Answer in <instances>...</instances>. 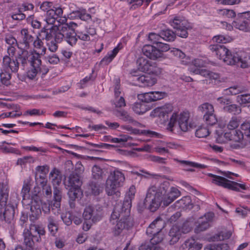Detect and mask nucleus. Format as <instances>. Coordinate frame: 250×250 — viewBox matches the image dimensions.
<instances>
[{"mask_svg": "<svg viewBox=\"0 0 250 250\" xmlns=\"http://www.w3.org/2000/svg\"><path fill=\"white\" fill-rule=\"evenodd\" d=\"M135 193H136V188L134 185H132L129 188L128 191L127 193V196L128 197L129 199L125 200L124 201L123 203L126 201H129L130 202V203L131 204V200L133 199H134Z\"/></svg>", "mask_w": 250, "mask_h": 250, "instance_id": "052dcab7", "label": "nucleus"}, {"mask_svg": "<svg viewBox=\"0 0 250 250\" xmlns=\"http://www.w3.org/2000/svg\"><path fill=\"white\" fill-rule=\"evenodd\" d=\"M161 37L163 39L167 41H173L175 38V35L173 31L167 29L161 32Z\"/></svg>", "mask_w": 250, "mask_h": 250, "instance_id": "de8ad7c7", "label": "nucleus"}, {"mask_svg": "<svg viewBox=\"0 0 250 250\" xmlns=\"http://www.w3.org/2000/svg\"><path fill=\"white\" fill-rule=\"evenodd\" d=\"M133 111L138 114H143L148 110L146 105L144 103H136L132 107Z\"/></svg>", "mask_w": 250, "mask_h": 250, "instance_id": "ea45409f", "label": "nucleus"}, {"mask_svg": "<svg viewBox=\"0 0 250 250\" xmlns=\"http://www.w3.org/2000/svg\"><path fill=\"white\" fill-rule=\"evenodd\" d=\"M224 110L234 115L239 114L241 112V108L235 104H232L225 106Z\"/></svg>", "mask_w": 250, "mask_h": 250, "instance_id": "a18cd8bd", "label": "nucleus"}, {"mask_svg": "<svg viewBox=\"0 0 250 250\" xmlns=\"http://www.w3.org/2000/svg\"><path fill=\"white\" fill-rule=\"evenodd\" d=\"M27 20L30 22L32 27L34 28L38 29L41 26V23L37 20H34L33 16H30L28 17Z\"/></svg>", "mask_w": 250, "mask_h": 250, "instance_id": "0e129e2a", "label": "nucleus"}, {"mask_svg": "<svg viewBox=\"0 0 250 250\" xmlns=\"http://www.w3.org/2000/svg\"><path fill=\"white\" fill-rule=\"evenodd\" d=\"M83 216L84 220L90 221L92 223L99 221L102 217V209L92 205L86 206L83 210Z\"/></svg>", "mask_w": 250, "mask_h": 250, "instance_id": "a211bd4d", "label": "nucleus"}, {"mask_svg": "<svg viewBox=\"0 0 250 250\" xmlns=\"http://www.w3.org/2000/svg\"><path fill=\"white\" fill-rule=\"evenodd\" d=\"M240 129L244 131L243 133L240 129H237L219 135L217 138V141L223 143L231 141L243 145L244 134L248 138H250V122H243L241 125Z\"/></svg>", "mask_w": 250, "mask_h": 250, "instance_id": "39448f33", "label": "nucleus"}, {"mask_svg": "<svg viewBox=\"0 0 250 250\" xmlns=\"http://www.w3.org/2000/svg\"><path fill=\"white\" fill-rule=\"evenodd\" d=\"M137 64L138 69L141 71L146 72L151 71V62L143 57H140L137 60Z\"/></svg>", "mask_w": 250, "mask_h": 250, "instance_id": "c85d7f7f", "label": "nucleus"}, {"mask_svg": "<svg viewBox=\"0 0 250 250\" xmlns=\"http://www.w3.org/2000/svg\"><path fill=\"white\" fill-rule=\"evenodd\" d=\"M173 109L172 104H167L161 107L154 109L151 112V115L153 117H158L165 119Z\"/></svg>", "mask_w": 250, "mask_h": 250, "instance_id": "4be33fe9", "label": "nucleus"}, {"mask_svg": "<svg viewBox=\"0 0 250 250\" xmlns=\"http://www.w3.org/2000/svg\"><path fill=\"white\" fill-rule=\"evenodd\" d=\"M49 178L51 180L53 186H59L62 181V175L60 171L56 168H54L49 174Z\"/></svg>", "mask_w": 250, "mask_h": 250, "instance_id": "2f4dec72", "label": "nucleus"}, {"mask_svg": "<svg viewBox=\"0 0 250 250\" xmlns=\"http://www.w3.org/2000/svg\"><path fill=\"white\" fill-rule=\"evenodd\" d=\"M131 173L133 174H136L140 177H143L146 178H157L158 175L153 173H150L148 171H146L144 169H140L139 170V172L136 171L134 170H133L130 171Z\"/></svg>", "mask_w": 250, "mask_h": 250, "instance_id": "37998d69", "label": "nucleus"}, {"mask_svg": "<svg viewBox=\"0 0 250 250\" xmlns=\"http://www.w3.org/2000/svg\"><path fill=\"white\" fill-rule=\"evenodd\" d=\"M29 191V187L27 185H24L21 192L22 196V203L23 205H28L31 202Z\"/></svg>", "mask_w": 250, "mask_h": 250, "instance_id": "e433bc0d", "label": "nucleus"}, {"mask_svg": "<svg viewBox=\"0 0 250 250\" xmlns=\"http://www.w3.org/2000/svg\"><path fill=\"white\" fill-rule=\"evenodd\" d=\"M226 245H208L206 246L204 250H222V247H226Z\"/></svg>", "mask_w": 250, "mask_h": 250, "instance_id": "338daca9", "label": "nucleus"}, {"mask_svg": "<svg viewBox=\"0 0 250 250\" xmlns=\"http://www.w3.org/2000/svg\"><path fill=\"white\" fill-rule=\"evenodd\" d=\"M218 13L220 15L227 18H232L235 16V13L232 10L229 9H220Z\"/></svg>", "mask_w": 250, "mask_h": 250, "instance_id": "864d4df0", "label": "nucleus"}, {"mask_svg": "<svg viewBox=\"0 0 250 250\" xmlns=\"http://www.w3.org/2000/svg\"><path fill=\"white\" fill-rule=\"evenodd\" d=\"M46 60L51 64H56L60 62L59 58L55 54L48 56L46 57Z\"/></svg>", "mask_w": 250, "mask_h": 250, "instance_id": "69168bd1", "label": "nucleus"}, {"mask_svg": "<svg viewBox=\"0 0 250 250\" xmlns=\"http://www.w3.org/2000/svg\"><path fill=\"white\" fill-rule=\"evenodd\" d=\"M191 229L188 223L184 224L182 228H181L178 225H174L170 229L169 232V241L170 245H173L178 241L182 234L187 233Z\"/></svg>", "mask_w": 250, "mask_h": 250, "instance_id": "f3484780", "label": "nucleus"}, {"mask_svg": "<svg viewBox=\"0 0 250 250\" xmlns=\"http://www.w3.org/2000/svg\"><path fill=\"white\" fill-rule=\"evenodd\" d=\"M92 175L93 178L99 180L102 179L105 174L103 169L95 165L92 167Z\"/></svg>", "mask_w": 250, "mask_h": 250, "instance_id": "79ce46f5", "label": "nucleus"}, {"mask_svg": "<svg viewBox=\"0 0 250 250\" xmlns=\"http://www.w3.org/2000/svg\"><path fill=\"white\" fill-rule=\"evenodd\" d=\"M163 225L164 221L159 218L156 219L147 228L146 233L153 234V237L150 239L151 244L156 245L163 240L164 235L161 230L164 227Z\"/></svg>", "mask_w": 250, "mask_h": 250, "instance_id": "9b49d317", "label": "nucleus"}, {"mask_svg": "<svg viewBox=\"0 0 250 250\" xmlns=\"http://www.w3.org/2000/svg\"><path fill=\"white\" fill-rule=\"evenodd\" d=\"M161 39H162L161 37V32L160 33V35L156 34L154 33H150L149 34L148 39L153 43L157 44L160 42Z\"/></svg>", "mask_w": 250, "mask_h": 250, "instance_id": "13d9d810", "label": "nucleus"}, {"mask_svg": "<svg viewBox=\"0 0 250 250\" xmlns=\"http://www.w3.org/2000/svg\"><path fill=\"white\" fill-rule=\"evenodd\" d=\"M19 62L14 58L5 55L4 56L2 61L1 72L0 77L2 80L6 81L10 79L11 72H16L19 69Z\"/></svg>", "mask_w": 250, "mask_h": 250, "instance_id": "9d476101", "label": "nucleus"}, {"mask_svg": "<svg viewBox=\"0 0 250 250\" xmlns=\"http://www.w3.org/2000/svg\"><path fill=\"white\" fill-rule=\"evenodd\" d=\"M12 18L15 20H22L25 18V15L19 9L17 12L12 14Z\"/></svg>", "mask_w": 250, "mask_h": 250, "instance_id": "774afa93", "label": "nucleus"}, {"mask_svg": "<svg viewBox=\"0 0 250 250\" xmlns=\"http://www.w3.org/2000/svg\"><path fill=\"white\" fill-rule=\"evenodd\" d=\"M74 33L75 34V38L77 40V38H76V36L79 39L83 41H89L90 40V37L85 32L77 31V33H75V32Z\"/></svg>", "mask_w": 250, "mask_h": 250, "instance_id": "e2e57ef3", "label": "nucleus"}, {"mask_svg": "<svg viewBox=\"0 0 250 250\" xmlns=\"http://www.w3.org/2000/svg\"><path fill=\"white\" fill-rule=\"evenodd\" d=\"M125 181L124 174L119 170H115L110 172L106 182L105 191L108 196H113L116 198L120 196L119 188L123 186Z\"/></svg>", "mask_w": 250, "mask_h": 250, "instance_id": "423d86ee", "label": "nucleus"}, {"mask_svg": "<svg viewBox=\"0 0 250 250\" xmlns=\"http://www.w3.org/2000/svg\"><path fill=\"white\" fill-rule=\"evenodd\" d=\"M181 195V192L176 187H172L167 191L164 184L150 186L144 200V204L151 211H156L161 204L167 207Z\"/></svg>", "mask_w": 250, "mask_h": 250, "instance_id": "f257e3e1", "label": "nucleus"}, {"mask_svg": "<svg viewBox=\"0 0 250 250\" xmlns=\"http://www.w3.org/2000/svg\"><path fill=\"white\" fill-rule=\"evenodd\" d=\"M36 176H46L49 169L47 165L38 166L36 167Z\"/></svg>", "mask_w": 250, "mask_h": 250, "instance_id": "49530a36", "label": "nucleus"}, {"mask_svg": "<svg viewBox=\"0 0 250 250\" xmlns=\"http://www.w3.org/2000/svg\"><path fill=\"white\" fill-rule=\"evenodd\" d=\"M167 95L165 92L155 91L139 94L138 97L143 102L150 103L162 100Z\"/></svg>", "mask_w": 250, "mask_h": 250, "instance_id": "6ab92c4d", "label": "nucleus"}, {"mask_svg": "<svg viewBox=\"0 0 250 250\" xmlns=\"http://www.w3.org/2000/svg\"><path fill=\"white\" fill-rule=\"evenodd\" d=\"M231 235V232L227 230H222L216 235V239L219 241L229 239Z\"/></svg>", "mask_w": 250, "mask_h": 250, "instance_id": "5fc2aeb1", "label": "nucleus"}, {"mask_svg": "<svg viewBox=\"0 0 250 250\" xmlns=\"http://www.w3.org/2000/svg\"><path fill=\"white\" fill-rule=\"evenodd\" d=\"M130 139V137L124 135L120 136L119 138H113L111 140V142L114 143H121L128 141Z\"/></svg>", "mask_w": 250, "mask_h": 250, "instance_id": "bf43d9fd", "label": "nucleus"}, {"mask_svg": "<svg viewBox=\"0 0 250 250\" xmlns=\"http://www.w3.org/2000/svg\"><path fill=\"white\" fill-rule=\"evenodd\" d=\"M171 25L177 30L176 34L182 38H187L188 37L187 29L189 27V24L188 21L183 17L176 16L170 21Z\"/></svg>", "mask_w": 250, "mask_h": 250, "instance_id": "2eb2a0df", "label": "nucleus"}, {"mask_svg": "<svg viewBox=\"0 0 250 250\" xmlns=\"http://www.w3.org/2000/svg\"><path fill=\"white\" fill-rule=\"evenodd\" d=\"M241 120L240 117H232L227 125V128L228 129V131L238 129V127L241 123Z\"/></svg>", "mask_w": 250, "mask_h": 250, "instance_id": "473e14b6", "label": "nucleus"}, {"mask_svg": "<svg viewBox=\"0 0 250 250\" xmlns=\"http://www.w3.org/2000/svg\"><path fill=\"white\" fill-rule=\"evenodd\" d=\"M71 18H78L84 21H88L91 20V15L86 12L84 9H80L78 10L73 11L70 14Z\"/></svg>", "mask_w": 250, "mask_h": 250, "instance_id": "7c9ffc66", "label": "nucleus"}, {"mask_svg": "<svg viewBox=\"0 0 250 250\" xmlns=\"http://www.w3.org/2000/svg\"><path fill=\"white\" fill-rule=\"evenodd\" d=\"M82 182L77 175L71 174L68 181L66 182L65 186L68 189V195L70 198L69 204L71 208L75 207L74 201L75 199L82 195L80 188Z\"/></svg>", "mask_w": 250, "mask_h": 250, "instance_id": "6e6552de", "label": "nucleus"}, {"mask_svg": "<svg viewBox=\"0 0 250 250\" xmlns=\"http://www.w3.org/2000/svg\"><path fill=\"white\" fill-rule=\"evenodd\" d=\"M233 26L237 29L245 32H250V23L239 20L233 22Z\"/></svg>", "mask_w": 250, "mask_h": 250, "instance_id": "72a5a7b5", "label": "nucleus"}, {"mask_svg": "<svg viewBox=\"0 0 250 250\" xmlns=\"http://www.w3.org/2000/svg\"><path fill=\"white\" fill-rule=\"evenodd\" d=\"M142 52L144 55L152 60H157L162 58L163 54L157 49V48L151 45H145L142 48Z\"/></svg>", "mask_w": 250, "mask_h": 250, "instance_id": "5701e85b", "label": "nucleus"}, {"mask_svg": "<svg viewBox=\"0 0 250 250\" xmlns=\"http://www.w3.org/2000/svg\"><path fill=\"white\" fill-rule=\"evenodd\" d=\"M62 197V195L61 189L58 187V186H54V203L52 206V209L54 211V213H60Z\"/></svg>", "mask_w": 250, "mask_h": 250, "instance_id": "b1692460", "label": "nucleus"}, {"mask_svg": "<svg viewBox=\"0 0 250 250\" xmlns=\"http://www.w3.org/2000/svg\"><path fill=\"white\" fill-rule=\"evenodd\" d=\"M33 37L29 34L26 29L21 30L19 37L18 47L21 50V53L19 54V59L22 64L27 62L28 59V51L30 43L33 42Z\"/></svg>", "mask_w": 250, "mask_h": 250, "instance_id": "1a4fd4ad", "label": "nucleus"}, {"mask_svg": "<svg viewBox=\"0 0 250 250\" xmlns=\"http://www.w3.org/2000/svg\"><path fill=\"white\" fill-rule=\"evenodd\" d=\"M34 47L35 50L30 52H28V58H32L34 54H37L39 55V59L40 58L41 55H44L45 54L46 49L43 46V43L38 37L33 42Z\"/></svg>", "mask_w": 250, "mask_h": 250, "instance_id": "a878e982", "label": "nucleus"}, {"mask_svg": "<svg viewBox=\"0 0 250 250\" xmlns=\"http://www.w3.org/2000/svg\"><path fill=\"white\" fill-rule=\"evenodd\" d=\"M58 21L61 23V25H64L67 19L65 16H63V10L61 7H56L54 9L49 10L46 13L44 21L48 24L53 25L56 21Z\"/></svg>", "mask_w": 250, "mask_h": 250, "instance_id": "dca6fc26", "label": "nucleus"}, {"mask_svg": "<svg viewBox=\"0 0 250 250\" xmlns=\"http://www.w3.org/2000/svg\"><path fill=\"white\" fill-rule=\"evenodd\" d=\"M198 109L199 111L204 114V115L212 114L214 111L213 105L208 103L202 104L198 107Z\"/></svg>", "mask_w": 250, "mask_h": 250, "instance_id": "58836bf2", "label": "nucleus"}, {"mask_svg": "<svg viewBox=\"0 0 250 250\" xmlns=\"http://www.w3.org/2000/svg\"><path fill=\"white\" fill-rule=\"evenodd\" d=\"M130 208L131 203L129 201H126L122 204H118L114 208L111 215L110 221L112 224H114L115 220L119 219L113 228L115 235H119L124 229L132 226V221L129 217Z\"/></svg>", "mask_w": 250, "mask_h": 250, "instance_id": "20e7f679", "label": "nucleus"}, {"mask_svg": "<svg viewBox=\"0 0 250 250\" xmlns=\"http://www.w3.org/2000/svg\"><path fill=\"white\" fill-rule=\"evenodd\" d=\"M189 119V114L187 112L180 114L173 113L169 119L167 129L170 132H173L175 129L186 132L190 127Z\"/></svg>", "mask_w": 250, "mask_h": 250, "instance_id": "0eeeda50", "label": "nucleus"}, {"mask_svg": "<svg viewBox=\"0 0 250 250\" xmlns=\"http://www.w3.org/2000/svg\"><path fill=\"white\" fill-rule=\"evenodd\" d=\"M37 232L39 235V237H37L36 240L39 241L40 236L43 235L45 233L44 228L39 225H34L30 227V231L28 229H25L23 232L24 238V243L27 248H32L34 245L33 238H36L37 236L32 235L33 232Z\"/></svg>", "mask_w": 250, "mask_h": 250, "instance_id": "ddd939ff", "label": "nucleus"}, {"mask_svg": "<svg viewBox=\"0 0 250 250\" xmlns=\"http://www.w3.org/2000/svg\"><path fill=\"white\" fill-rule=\"evenodd\" d=\"M227 94L231 95H236L241 91V88L237 86H234L229 87L225 90Z\"/></svg>", "mask_w": 250, "mask_h": 250, "instance_id": "680f3d73", "label": "nucleus"}, {"mask_svg": "<svg viewBox=\"0 0 250 250\" xmlns=\"http://www.w3.org/2000/svg\"><path fill=\"white\" fill-rule=\"evenodd\" d=\"M30 207L31 213L30 214V218L34 221L38 219L41 215V204L42 201L34 200L31 201Z\"/></svg>", "mask_w": 250, "mask_h": 250, "instance_id": "393cba45", "label": "nucleus"}, {"mask_svg": "<svg viewBox=\"0 0 250 250\" xmlns=\"http://www.w3.org/2000/svg\"><path fill=\"white\" fill-rule=\"evenodd\" d=\"M213 217V214L209 212L205 214L199 218L198 221V225L195 228V233H200L201 231L206 230L209 227V222L212 220Z\"/></svg>", "mask_w": 250, "mask_h": 250, "instance_id": "412c9836", "label": "nucleus"}, {"mask_svg": "<svg viewBox=\"0 0 250 250\" xmlns=\"http://www.w3.org/2000/svg\"><path fill=\"white\" fill-rule=\"evenodd\" d=\"M208 176L211 178V182L212 183L224 188L235 191H239L240 188L243 189H246L245 185L230 181L223 177L214 175L211 173H209Z\"/></svg>", "mask_w": 250, "mask_h": 250, "instance_id": "f8f14e48", "label": "nucleus"}, {"mask_svg": "<svg viewBox=\"0 0 250 250\" xmlns=\"http://www.w3.org/2000/svg\"><path fill=\"white\" fill-rule=\"evenodd\" d=\"M55 8V7L53 6V3L49 1H44L40 5V9L46 13L48 12L49 10H52Z\"/></svg>", "mask_w": 250, "mask_h": 250, "instance_id": "4d7b16f0", "label": "nucleus"}, {"mask_svg": "<svg viewBox=\"0 0 250 250\" xmlns=\"http://www.w3.org/2000/svg\"><path fill=\"white\" fill-rule=\"evenodd\" d=\"M35 162L34 158L30 156H24L18 159L17 164L20 166L26 165L27 164L33 163Z\"/></svg>", "mask_w": 250, "mask_h": 250, "instance_id": "8fccbe9b", "label": "nucleus"}, {"mask_svg": "<svg viewBox=\"0 0 250 250\" xmlns=\"http://www.w3.org/2000/svg\"><path fill=\"white\" fill-rule=\"evenodd\" d=\"M30 63L31 67L27 73V76L30 79H34L38 72H41L45 74L47 73L48 69L45 67L41 66L42 61L39 59V55L34 54L32 58H29L27 60Z\"/></svg>", "mask_w": 250, "mask_h": 250, "instance_id": "4468645a", "label": "nucleus"}, {"mask_svg": "<svg viewBox=\"0 0 250 250\" xmlns=\"http://www.w3.org/2000/svg\"><path fill=\"white\" fill-rule=\"evenodd\" d=\"M194 74H199L207 78L205 81H209V83L217 84L221 82L219 74L210 71L207 69H195L191 70Z\"/></svg>", "mask_w": 250, "mask_h": 250, "instance_id": "aec40b11", "label": "nucleus"}, {"mask_svg": "<svg viewBox=\"0 0 250 250\" xmlns=\"http://www.w3.org/2000/svg\"><path fill=\"white\" fill-rule=\"evenodd\" d=\"M138 82L142 86L150 87L154 85L157 82L155 77L149 75H143L137 78Z\"/></svg>", "mask_w": 250, "mask_h": 250, "instance_id": "cd10ccee", "label": "nucleus"}, {"mask_svg": "<svg viewBox=\"0 0 250 250\" xmlns=\"http://www.w3.org/2000/svg\"><path fill=\"white\" fill-rule=\"evenodd\" d=\"M176 206L181 208H191L192 204L189 196H185L175 203Z\"/></svg>", "mask_w": 250, "mask_h": 250, "instance_id": "f704fd0d", "label": "nucleus"}, {"mask_svg": "<svg viewBox=\"0 0 250 250\" xmlns=\"http://www.w3.org/2000/svg\"><path fill=\"white\" fill-rule=\"evenodd\" d=\"M8 197V193L4 191L3 184L0 182V208L5 207Z\"/></svg>", "mask_w": 250, "mask_h": 250, "instance_id": "c9c22d12", "label": "nucleus"}, {"mask_svg": "<svg viewBox=\"0 0 250 250\" xmlns=\"http://www.w3.org/2000/svg\"><path fill=\"white\" fill-rule=\"evenodd\" d=\"M204 119L206 123L210 125H213L217 122V118L214 114V113L204 115Z\"/></svg>", "mask_w": 250, "mask_h": 250, "instance_id": "603ef678", "label": "nucleus"}, {"mask_svg": "<svg viewBox=\"0 0 250 250\" xmlns=\"http://www.w3.org/2000/svg\"><path fill=\"white\" fill-rule=\"evenodd\" d=\"M122 47V43H118L116 47H115L111 51L108 52L104 57L101 60L100 62L101 64L103 65H107L110 63Z\"/></svg>", "mask_w": 250, "mask_h": 250, "instance_id": "bb28decb", "label": "nucleus"}, {"mask_svg": "<svg viewBox=\"0 0 250 250\" xmlns=\"http://www.w3.org/2000/svg\"><path fill=\"white\" fill-rule=\"evenodd\" d=\"M48 228L49 231L52 235H54L58 231V225L56 220L52 216L48 218Z\"/></svg>", "mask_w": 250, "mask_h": 250, "instance_id": "a19ab883", "label": "nucleus"}, {"mask_svg": "<svg viewBox=\"0 0 250 250\" xmlns=\"http://www.w3.org/2000/svg\"><path fill=\"white\" fill-rule=\"evenodd\" d=\"M236 101L241 105L250 103V94H241L237 96Z\"/></svg>", "mask_w": 250, "mask_h": 250, "instance_id": "3c124183", "label": "nucleus"}, {"mask_svg": "<svg viewBox=\"0 0 250 250\" xmlns=\"http://www.w3.org/2000/svg\"><path fill=\"white\" fill-rule=\"evenodd\" d=\"M185 245L187 248H188V250H200L202 248V244L197 242L192 238L187 240Z\"/></svg>", "mask_w": 250, "mask_h": 250, "instance_id": "4c0bfd02", "label": "nucleus"}, {"mask_svg": "<svg viewBox=\"0 0 250 250\" xmlns=\"http://www.w3.org/2000/svg\"><path fill=\"white\" fill-rule=\"evenodd\" d=\"M212 42L218 43H226L230 42L232 39L229 36L217 35L213 37Z\"/></svg>", "mask_w": 250, "mask_h": 250, "instance_id": "c03bdc74", "label": "nucleus"}, {"mask_svg": "<svg viewBox=\"0 0 250 250\" xmlns=\"http://www.w3.org/2000/svg\"><path fill=\"white\" fill-rule=\"evenodd\" d=\"M207 64V62L205 59L201 58H195L192 60L191 63L189 66L188 70L190 73L193 74V72L191 71L192 70L201 69V68L206 67Z\"/></svg>", "mask_w": 250, "mask_h": 250, "instance_id": "c756f323", "label": "nucleus"}, {"mask_svg": "<svg viewBox=\"0 0 250 250\" xmlns=\"http://www.w3.org/2000/svg\"><path fill=\"white\" fill-rule=\"evenodd\" d=\"M73 29L68 24L52 26L50 28L44 27L41 31L40 36L45 39L48 49L52 52L58 49L57 43L61 42L63 39L71 45L77 42Z\"/></svg>", "mask_w": 250, "mask_h": 250, "instance_id": "f03ea898", "label": "nucleus"}, {"mask_svg": "<svg viewBox=\"0 0 250 250\" xmlns=\"http://www.w3.org/2000/svg\"><path fill=\"white\" fill-rule=\"evenodd\" d=\"M209 134L208 129L206 127H200L196 130V136L198 138H204L208 136Z\"/></svg>", "mask_w": 250, "mask_h": 250, "instance_id": "6e6d98bb", "label": "nucleus"}, {"mask_svg": "<svg viewBox=\"0 0 250 250\" xmlns=\"http://www.w3.org/2000/svg\"><path fill=\"white\" fill-rule=\"evenodd\" d=\"M15 213L14 207L9 204L6 206L5 211L3 213V216L5 219L10 220L13 218Z\"/></svg>", "mask_w": 250, "mask_h": 250, "instance_id": "09e8293b", "label": "nucleus"}, {"mask_svg": "<svg viewBox=\"0 0 250 250\" xmlns=\"http://www.w3.org/2000/svg\"><path fill=\"white\" fill-rule=\"evenodd\" d=\"M209 48L220 60L228 65H239L242 68L250 66V56L245 52L233 54L225 46L218 44L209 45Z\"/></svg>", "mask_w": 250, "mask_h": 250, "instance_id": "7ed1b4c3", "label": "nucleus"}]
</instances>
